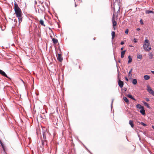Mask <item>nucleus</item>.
Listing matches in <instances>:
<instances>
[{"label":"nucleus","mask_w":154,"mask_h":154,"mask_svg":"<svg viewBox=\"0 0 154 154\" xmlns=\"http://www.w3.org/2000/svg\"><path fill=\"white\" fill-rule=\"evenodd\" d=\"M14 9L16 15L18 18V21L20 24L22 21V13L21 9L16 2H15L14 4Z\"/></svg>","instance_id":"f257e3e1"},{"label":"nucleus","mask_w":154,"mask_h":154,"mask_svg":"<svg viewBox=\"0 0 154 154\" xmlns=\"http://www.w3.org/2000/svg\"><path fill=\"white\" fill-rule=\"evenodd\" d=\"M150 43H149V41L148 39H146L145 40V44L143 45V49L147 51H149L151 49L150 47H149V46Z\"/></svg>","instance_id":"f03ea898"},{"label":"nucleus","mask_w":154,"mask_h":154,"mask_svg":"<svg viewBox=\"0 0 154 154\" xmlns=\"http://www.w3.org/2000/svg\"><path fill=\"white\" fill-rule=\"evenodd\" d=\"M117 72L118 73V84L119 86L121 88H122L123 86L124 83L123 82L121 81L119 78V74L120 73L119 71L118 68L117 69Z\"/></svg>","instance_id":"7ed1b4c3"},{"label":"nucleus","mask_w":154,"mask_h":154,"mask_svg":"<svg viewBox=\"0 0 154 154\" xmlns=\"http://www.w3.org/2000/svg\"><path fill=\"white\" fill-rule=\"evenodd\" d=\"M147 90L148 92L154 96V91H153L149 86H147Z\"/></svg>","instance_id":"20e7f679"},{"label":"nucleus","mask_w":154,"mask_h":154,"mask_svg":"<svg viewBox=\"0 0 154 154\" xmlns=\"http://www.w3.org/2000/svg\"><path fill=\"white\" fill-rule=\"evenodd\" d=\"M0 74L2 75V76H5L6 78L9 79L10 80H11V79L9 77L6 75V74L5 73V72L2 71V70L0 69Z\"/></svg>","instance_id":"39448f33"},{"label":"nucleus","mask_w":154,"mask_h":154,"mask_svg":"<svg viewBox=\"0 0 154 154\" xmlns=\"http://www.w3.org/2000/svg\"><path fill=\"white\" fill-rule=\"evenodd\" d=\"M57 58L58 60L60 62H61L62 61L63 58L61 54H58L57 55Z\"/></svg>","instance_id":"423d86ee"},{"label":"nucleus","mask_w":154,"mask_h":154,"mask_svg":"<svg viewBox=\"0 0 154 154\" xmlns=\"http://www.w3.org/2000/svg\"><path fill=\"white\" fill-rule=\"evenodd\" d=\"M112 26L113 28L115 30V26L116 25L117 23L116 22L115 20V19L114 18H113L112 19Z\"/></svg>","instance_id":"0eeeda50"},{"label":"nucleus","mask_w":154,"mask_h":154,"mask_svg":"<svg viewBox=\"0 0 154 154\" xmlns=\"http://www.w3.org/2000/svg\"><path fill=\"white\" fill-rule=\"evenodd\" d=\"M42 146L43 147L45 145H47V140H42Z\"/></svg>","instance_id":"6e6552de"},{"label":"nucleus","mask_w":154,"mask_h":154,"mask_svg":"<svg viewBox=\"0 0 154 154\" xmlns=\"http://www.w3.org/2000/svg\"><path fill=\"white\" fill-rule=\"evenodd\" d=\"M126 50H124L121 52V57L123 58L124 57V55L125 54Z\"/></svg>","instance_id":"1a4fd4ad"},{"label":"nucleus","mask_w":154,"mask_h":154,"mask_svg":"<svg viewBox=\"0 0 154 154\" xmlns=\"http://www.w3.org/2000/svg\"><path fill=\"white\" fill-rule=\"evenodd\" d=\"M140 112L143 115H144L145 114V111L144 109V107H143V108L141 109L140 110Z\"/></svg>","instance_id":"9d476101"},{"label":"nucleus","mask_w":154,"mask_h":154,"mask_svg":"<svg viewBox=\"0 0 154 154\" xmlns=\"http://www.w3.org/2000/svg\"><path fill=\"white\" fill-rule=\"evenodd\" d=\"M52 41L54 44H56L58 42V40L55 38H52Z\"/></svg>","instance_id":"9b49d317"},{"label":"nucleus","mask_w":154,"mask_h":154,"mask_svg":"<svg viewBox=\"0 0 154 154\" xmlns=\"http://www.w3.org/2000/svg\"><path fill=\"white\" fill-rule=\"evenodd\" d=\"M144 78L146 80H147L150 79V77L149 75H146L144 76Z\"/></svg>","instance_id":"f8f14e48"},{"label":"nucleus","mask_w":154,"mask_h":154,"mask_svg":"<svg viewBox=\"0 0 154 154\" xmlns=\"http://www.w3.org/2000/svg\"><path fill=\"white\" fill-rule=\"evenodd\" d=\"M129 124L131 125V127L133 128L134 127L133 124V122L132 120H130L129 121Z\"/></svg>","instance_id":"ddd939ff"},{"label":"nucleus","mask_w":154,"mask_h":154,"mask_svg":"<svg viewBox=\"0 0 154 154\" xmlns=\"http://www.w3.org/2000/svg\"><path fill=\"white\" fill-rule=\"evenodd\" d=\"M143 103L144 105L148 108H149L150 106L145 101H143Z\"/></svg>","instance_id":"4468645a"},{"label":"nucleus","mask_w":154,"mask_h":154,"mask_svg":"<svg viewBox=\"0 0 154 154\" xmlns=\"http://www.w3.org/2000/svg\"><path fill=\"white\" fill-rule=\"evenodd\" d=\"M126 96L128 97H129L134 100H136L134 98H133L131 95L130 94H128Z\"/></svg>","instance_id":"2eb2a0df"},{"label":"nucleus","mask_w":154,"mask_h":154,"mask_svg":"<svg viewBox=\"0 0 154 154\" xmlns=\"http://www.w3.org/2000/svg\"><path fill=\"white\" fill-rule=\"evenodd\" d=\"M136 107L139 109H141L142 108H143V106H142L140 104H138L136 105Z\"/></svg>","instance_id":"dca6fc26"},{"label":"nucleus","mask_w":154,"mask_h":154,"mask_svg":"<svg viewBox=\"0 0 154 154\" xmlns=\"http://www.w3.org/2000/svg\"><path fill=\"white\" fill-rule=\"evenodd\" d=\"M128 58L129 59L128 61V63H131L132 61V59L131 58V56L129 55L128 57Z\"/></svg>","instance_id":"f3484780"},{"label":"nucleus","mask_w":154,"mask_h":154,"mask_svg":"<svg viewBox=\"0 0 154 154\" xmlns=\"http://www.w3.org/2000/svg\"><path fill=\"white\" fill-rule=\"evenodd\" d=\"M46 133L45 132H44L43 133V139L44 140H46Z\"/></svg>","instance_id":"a211bd4d"},{"label":"nucleus","mask_w":154,"mask_h":154,"mask_svg":"<svg viewBox=\"0 0 154 154\" xmlns=\"http://www.w3.org/2000/svg\"><path fill=\"white\" fill-rule=\"evenodd\" d=\"M123 100L125 102L127 103H128L129 102V100L128 99L125 97H123Z\"/></svg>","instance_id":"6ab92c4d"},{"label":"nucleus","mask_w":154,"mask_h":154,"mask_svg":"<svg viewBox=\"0 0 154 154\" xmlns=\"http://www.w3.org/2000/svg\"><path fill=\"white\" fill-rule=\"evenodd\" d=\"M132 83L135 85H136L137 83V81L136 79H134L132 80Z\"/></svg>","instance_id":"aec40b11"},{"label":"nucleus","mask_w":154,"mask_h":154,"mask_svg":"<svg viewBox=\"0 0 154 154\" xmlns=\"http://www.w3.org/2000/svg\"><path fill=\"white\" fill-rule=\"evenodd\" d=\"M115 32L114 31L112 32V39H114V37H115Z\"/></svg>","instance_id":"412c9836"},{"label":"nucleus","mask_w":154,"mask_h":154,"mask_svg":"<svg viewBox=\"0 0 154 154\" xmlns=\"http://www.w3.org/2000/svg\"><path fill=\"white\" fill-rule=\"evenodd\" d=\"M146 13L147 14H149L150 13H153V12L152 11L147 10L146 11Z\"/></svg>","instance_id":"4be33fe9"},{"label":"nucleus","mask_w":154,"mask_h":154,"mask_svg":"<svg viewBox=\"0 0 154 154\" xmlns=\"http://www.w3.org/2000/svg\"><path fill=\"white\" fill-rule=\"evenodd\" d=\"M40 23L41 24L44 26H45V25L44 24V21L43 20H41L40 21Z\"/></svg>","instance_id":"5701e85b"},{"label":"nucleus","mask_w":154,"mask_h":154,"mask_svg":"<svg viewBox=\"0 0 154 154\" xmlns=\"http://www.w3.org/2000/svg\"><path fill=\"white\" fill-rule=\"evenodd\" d=\"M149 58L150 59H152V58L153 54L152 53H149Z\"/></svg>","instance_id":"b1692460"},{"label":"nucleus","mask_w":154,"mask_h":154,"mask_svg":"<svg viewBox=\"0 0 154 154\" xmlns=\"http://www.w3.org/2000/svg\"><path fill=\"white\" fill-rule=\"evenodd\" d=\"M137 58L138 59H141L142 58V56L140 54L138 55L137 56Z\"/></svg>","instance_id":"393cba45"},{"label":"nucleus","mask_w":154,"mask_h":154,"mask_svg":"<svg viewBox=\"0 0 154 154\" xmlns=\"http://www.w3.org/2000/svg\"><path fill=\"white\" fill-rule=\"evenodd\" d=\"M0 143L1 144V145H2V147L3 148V149H4V145L3 144V143H2V142L0 140Z\"/></svg>","instance_id":"a878e982"},{"label":"nucleus","mask_w":154,"mask_h":154,"mask_svg":"<svg viewBox=\"0 0 154 154\" xmlns=\"http://www.w3.org/2000/svg\"><path fill=\"white\" fill-rule=\"evenodd\" d=\"M132 69H131L130 70V71L128 73V76H130V74H131V72L132 71Z\"/></svg>","instance_id":"bb28decb"},{"label":"nucleus","mask_w":154,"mask_h":154,"mask_svg":"<svg viewBox=\"0 0 154 154\" xmlns=\"http://www.w3.org/2000/svg\"><path fill=\"white\" fill-rule=\"evenodd\" d=\"M140 124H141L142 125H143V126H147V125L146 124L144 123L143 122H141V123H140Z\"/></svg>","instance_id":"cd10ccee"},{"label":"nucleus","mask_w":154,"mask_h":154,"mask_svg":"<svg viewBox=\"0 0 154 154\" xmlns=\"http://www.w3.org/2000/svg\"><path fill=\"white\" fill-rule=\"evenodd\" d=\"M140 23L141 24H143V23L142 19H141L140 20Z\"/></svg>","instance_id":"c85d7f7f"},{"label":"nucleus","mask_w":154,"mask_h":154,"mask_svg":"<svg viewBox=\"0 0 154 154\" xmlns=\"http://www.w3.org/2000/svg\"><path fill=\"white\" fill-rule=\"evenodd\" d=\"M128 29H127L125 31V33L126 34H127L128 33Z\"/></svg>","instance_id":"c756f323"},{"label":"nucleus","mask_w":154,"mask_h":154,"mask_svg":"<svg viewBox=\"0 0 154 154\" xmlns=\"http://www.w3.org/2000/svg\"><path fill=\"white\" fill-rule=\"evenodd\" d=\"M134 42H137V39L135 38H134Z\"/></svg>","instance_id":"7c9ffc66"},{"label":"nucleus","mask_w":154,"mask_h":154,"mask_svg":"<svg viewBox=\"0 0 154 154\" xmlns=\"http://www.w3.org/2000/svg\"><path fill=\"white\" fill-rule=\"evenodd\" d=\"M146 100L147 102H148L149 101V99L148 98H147L146 99Z\"/></svg>","instance_id":"2f4dec72"},{"label":"nucleus","mask_w":154,"mask_h":154,"mask_svg":"<svg viewBox=\"0 0 154 154\" xmlns=\"http://www.w3.org/2000/svg\"><path fill=\"white\" fill-rule=\"evenodd\" d=\"M125 80L127 81H128V78L127 77H125Z\"/></svg>","instance_id":"473e14b6"},{"label":"nucleus","mask_w":154,"mask_h":154,"mask_svg":"<svg viewBox=\"0 0 154 154\" xmlns=\"http://www.w3.org/2000/svg\"><path fill=\"white\" fill-rule=\"evenodd\" d=\"M124 44V42H123V41H122V42H121V45H123V44Z\"/></svg>","instance_id":"72a5a7b5"},{"label":"nucleus","mask_w":154,"mask_h":154,"mask_svg":"<svg viewBox=\"0 0 154 154\" xmlns=\"http://www.w3.org/2000/svg\"><path fill=\"white\" fill-rule=\"evenodd\" d=\"M151 72L153 74H154V71H151Z\"/></svg>","instance_id":"f704fd0d"},{"label":"nucleus","mask_w":154,"mask_h":154,"mask_svg":"<svg viewBox=\"0 0 154 154\" xmlns=\"http://www.w3.org/2000/svg\"><path fill=\"white\" fill-rule=\"evenodd\" d=\"M140 30V28H137V31H138Z\"/></svg>","instance_id":"c9c22d12"},{"label":"nucleus","mask_w":154,"mask_h":154,"mask_svg":"<svg viewBox=\"0 0 154 154\" xmlns=\"http://www.w3.org/2000/svg\"><path fill=\"white\" fill-rule=\"evenodd\" d=\"M152 128H153L154 129V126L152 125Z\"/></svg>","instance_id":"e433bc0d"},{"label":"nucleus","mask_w":154,"mask_h":154,"mask_svg":"<svg viewBox=\"0 0 154 154\" xmlns=\"http://www.w3.org/2000/svg\"><path fill=\"white\" fill-rule=\"evenodd\" d=\"M123 47H122V48H121V50H123Z\"/></svg>","instance_id":"4c0bfd02"},{"label":"nucleus","mask_w":154,"mask_h":154,"mask_svg":"<svg viewBox=\"0 0 154 154\" xmlns=\"http://www.w3.org/2000/svg\"><path fill=\"white\" fill-rule=\"evenodd\" d=\"M124 90H125V91H126V90H127V89L126 88H125Z\"/></svg>","instance_id":"58836bf2"},{"label":"nucleus","mask_w":154,"mask_h":154,"mask_svg":"<svg viewBox=\"0 0 154 154\" xmlns=\"http://www.w3.org/2000/svg\"><path fill=\"white\" fill-rule=\"evenodd\" d=\"M77 6V5L75 4V7H76Z\"/></svg>","instance_id":"ea45409f"},{"label":"nucleus","mask_w":154,"mask_h":154,"mask_svg":"<svg viewBox=\"0 0 154 154\" xmlns=\"http://www.w3.org/2000/svg\"><path fill=\"white\" fill-rule=\"evenodd\" d=\"M129 46H130V47H132V45H129Z\"/></svg>","instance_id":"a19ab883"},{"label":"nucleus","mask_w":154,"mask_h":154,"mask_svg":"<svg viewBox=\"0 0 154 154\" xmlns=\"http://www.w3.org/2000/svg\"><path fill=\"white\" fill-rule=\"evenodd\" d=\"M22 81H23V82L24 83V82H23V81L22 80Z\"/></svg>","instance_id":"79ce46f5"},{"label":"nucleus","mask_w":154,"mask_h":154,"mask_svg":"<svg viewBox=\"0 0 154 154\" xmlns=\"http://www.w3.org/2000/svg\"><path fill=\"white\" fill-rule=\"evenodd\" d=\"M94 40H95V38H94Z\"/></svg>","instance_id":"37998d69"}]
</instances>
